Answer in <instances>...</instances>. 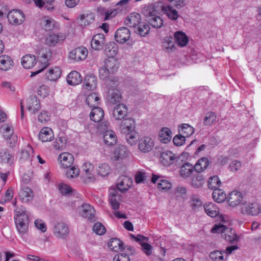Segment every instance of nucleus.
<instances>
[{
  "label": "nucleus",
  "mask_w": 261,
  "mask_h": 261,
  "mask_svg": "<svg viewBox=\"0 0 261 261\" xmlns=\"http://www.w3.org/2000/svg\"><path fill=\"white\" fill-rule=\"evenodd\" d=\"M14 213V220L16 229L19 234L22 237L28 231L29 215L24 208H17Z\"/></svg>",
  "instance_id": "obj_1"
},
{
  "label": "nucleus",
  "mask_w": 261,
  "mask_h": 261,
  "mask_svg": "<svg viewBox=\"0 0 261 261\" xmlns=\"http://www.w3.org/2000/svg\"><path fill=\"white\" fill-rule=\"evenodd\" d=\"M144 13L146 16L147 21L153 28H160L163 24V20L159 16L156 15V11L154 7L150 6L144 10Z\"/></svg>",
  "instance_id": "obj_2"
},
{
  "label": "nucleus",
  "mask_w": 261,
  "mask_h": 261,
  "mask_svg": "<svg viewBox=\"0 0 261 261\" xmlns=\"http://www.w3.org/2000/svg\"><path fill=\"white\" fill-rule=\"evenodd\" d=\"M94 166L90 162H85L82 167V178L84 182H89L95 180Z\"/></svg>",
  "instance_id": "obj_3"
},
{
  "label": "nucleus",
  "mask_w": 261,
  "mask_h": 261,
  "mask_svg": "<svg viewBox=\"0 0 261 261\" xmlns=\"http://www.w3.org/2000/svg\"><path fill=\"white\" fill-rule=\"evenodd\" d=\"M241 212L248 215L257 216L261 213V205L256 202L248 203L242 206Z\"/></svg>",
  "instance_id": "obj_4"
},
{
  "label": "nucleus",
  "mask_w": 261,
  "mask_h": 261,
  "mask_svg": "<svg viewBox=\"0 0 261 261\" xmlns=\"http://www.w3.org/2000/svg\"><path fill=\"white\" fill-rule=\"evenodd\" d=\"M153 147L154 141L149 137H143L138 141V149L143 153H147L151 151Z\"/></svg>",
  "instance_id": "obj_5"
},
{
  "label": "nucleus",
  "mask_w": 261,
  "mask_h": 261,
  "mask_svg": "<svg viewBox=\"0 0 261 261\" xmlns=\"http://www.w3.org/2000/svg\"><path fill=\"white\" fill-rule=\"evenodd\" d=\"M1 130L3 133L5 139L9 142L10 146H14L17 141V137L13 134L12 126L8 124H4L2 126Z\"/></svg>",
  "instance_id": "obj_6"
},
{
  "label": "nucleus",
  "mask_w": 261,
  "mask_h": 261,
  "mask_svg": "<svg viewBox=\"0 0 261 261\" xmlns=\"http://www.w3.org/2000/svg\"><path fill=\"white\" fill-rule=\"evenodd\" d=\"M109 202L113 210H118L120 205V201L121 200V195L114 187H111L109 190Z\"/></svg>",
  "instance_id": "obj_7"
},
{
  "label": "nucleus",
  "mask_w": 261,
  "mask_h": 261,
  "mask_svg": "<svg viewBox=\"0 0 261 261\" xmlns=\"http://www.w3.org/2000/svg\"><path fill=\"white\" fill-rule=\"evenodd\" d=\"M112 84L114 85V86H112L113 88H109L108 89V99L110 102L115 103L120 101L121 96L120 92L115 88L117 86L116 83L113 82V80L107 81L108 86H110Z\"/></svg>",
  "instance_id": "obj_8"
},
{
  "label": "nucleus",
  "mask_w": 261,
  "mask_h": 261,
  "mask_svg": "<svg viewBox=\"0 0 261 261\" xmlns=\"http://www.w3.org/2000/svg\"><path fill=\"white\" fill-rule=\"evenodd\" d=\"M227 199L228 205L232 207H234L240 204H244L242 194L241 192L237 191H233L230 192Z\"/></svg>",
  "instance_id": "obj_9"
},
{
  "label": "nucleus",
  "mask_w": 261,
  "mask_h": 261,
  "mask_svg": "<svg viewBox=\"0 0 261 261\" xmlns=\"http://www.w3.org/2000/svg\"><path fill=\"white\" fill-rule=\"evenodd\" d=\"M88 54V50L84 47H77L69 53V58L75 62L85 60Z\"/></svg>",
  "instance_id": "obj_10"
},
{
  "label": "nucleus",
  "mask_w": 261,
  "mask_h": 261,
  "mask_svg": "<svg viewBox=\"0 0 261 261\" xmlns=\"http://www.w3.org/2000/svg\"><path fill=\"white\" fill-rule=\"evenodd\" d=\"M7 17L10 23L20 24L23 22L25 17L22 11L13 10L9 12Z\"/></svg>",
  "instance_id": "obj_11"
},
{
  "label": "nucleus",
  "mask_w": 261,
  "mask_h": 261,
  "mask_svg": "<svg viewBox=\"0 0 261 261\" xmlns=\"http://www.w3.org/2000/svg\"><path fill=\"white\" fill-rule=\"evenodd\" d=\"M132 179L127 176L122 175L117 179V188L119 192H125L132 186Z\"/></svg>",
  "instance_id": "obj_12"
},
{
  "label": "nucleus",
  "mask_w": 261,
  "mask_h": 261,
  "mask_svg": "<svg viewBox=\"0 0 261 261\" xmlns=\"http://www.w3.org/2000/svg\"><path fill=\"white\" fill-rule=\"evenodd\" d=\"M53 232L58 238H64L69 233L67 225L63 222H57L54 227Z\"/></svg>",
  "instance_id": "obj_13"
},
{
  "label": "nucleus",
  "mask_w": 261,
  "mask_h": 261,
  "mask_svg": "<svg viewBox=\"0 0 261 261\" xmlns=\"http://www.w3.org/2000/svg\"><path fill=\"white\" fill-rule=\"evenodd\" d=\"M128 114V109L124 104H118L113 111V116L115 119L122 120L125 118Z\"/></svg>",
  "instance_id": "obj_14"
},
{
  "label": "nucleus",
  "mask_w": 261,
  "mask_h": 261,
  "mask_svg": "<svg viewBox=\"0 0 261 261\" xmlns=\"http://www.w3.org/2000/svg\"><path fill=\"white\" fill-rule=\"evenodd\" d=\"M130 31L126 27H121L118 29L115 34V40L119 43H124L129 38Z\"/></svg>",
  "instance_id": "obj_15"
},
{
  "label": "nucleus",
  "mask_w": 261,
  "mask_h": 261,
  "mask_svg": "<svg viewBox=\"0 0 261 261\" xmlns=\"http://www.w3.org/2000/svg\"><path fill=\"white\" fill-rule=\"evenodd\" d=\"M128 154L129 151L127 148L124 145H120L115 149L111 159L113 162L119 161L127 156Z\"/></svg>",
  "instance_id": "obj_16"
},
{
  "label": "nucleus",
  "mask_w": 261,
  "mask_h": 261,
  "mask_svg": "<svg viewBox=\"0 0 261 261\" xmlns=\"http://www.w3.org/2000/svg\"><path fill=\"white\" fill-rule=\"evenodd\" d=\"M129 0H121L115 5V8L113 11H108L106 12L105 19H108L110 17L115 16L117 13L124 9H126Z\"/></svg>",
  "instance_id": "obj_17"
},
{
  "label": "nucleus",
  "mask_w": 261,
  "mask_h": 261,
  "mask_svg": "<svg viewBox=\"0 0 261 261\" xmlns=\"http://www.w3.org/2000/svg\"><path fill=\"white\" fill-rule=\"evenodd\" d=\"M121 132L122 134H128L135 130V122L132 118H125L120 124Z\"/></svg>",
  "instance_id": "obj_18"
},
{
  "label": "nucleus",
  "mask_w": 261,
  "mask_h": 261,
  "mask_svg": "<svg viewBox=\"0 0 261 261\" xmlns=\"http://www.w3.org/2000/svg\"><path fill=\"white\" fill-rule=\"evenodd\" d=\"M176 159V156L172 152L167 150L161 153L160 162L165 166H170L172 164Z\"/></svg>",
  "instance_id": "obj_19"
},
{
  "label": "nucleus",
  "mask_w": 261,
  "mask_h": 261,
  "mask_svg": "<svg viewBox=\"0 0 261 261\" xmlns=\"http://www.w3.org/2000/svg\"><path fill=\"white\" fill-rule=\"evenodd\" d=\"M61 166L63 168H68L73 164L74 158L73 155L68 152H63L59 156Z\"/></svg>",
  "instance_id": "obj_20"
},
{
  "label": "nucleus",
  "mask_w": 261,
  "mask_h": 261,
  "mask_svg": "<svg viewBox=\"0 0 261 261\" xmlns=\"http://www.w3.org/2000/svg\"><path fill=\"white\" fill-rule=\"evenodd\" d=\"M65 39V36L62 33L50 34L46 37L45 43L49 46H54Z\"/></svg>",
  "instance_id": "obj_21"
},
{
  "label": "nucleus",
  "mask_w": 261,
  "mask_h": 261,
  "mask_svg": "<svg viewBox=\"0 0 261 261\" xmlns=\"http://www.w3.org/2000/svg\"><path fill=\"white\" fill-rule=\"evenodd\" d=\"M82 215L83 217L88 219L90 221H94L95 210L94 208L89 204H84L81 206Z\"/></svg>",
  "instance_id": "obj_22"
},
{
  "label": "nucleus",
  "mask_w": 261,
  "mask_h": 261,
  "mask_svg": "<svg viewBox=\"0 0 261 261\" xmlns=\"http://www.w3.org/2000/svg\"><path fill=\"white\" fill-rule=\"evenodd\" d=\"M27 108L33 113H35L39 110L40 102L35 96H31L27 99Z\"/></svg>",
  "instance_id": "obj_23"
},
{
  "label": "nucleus",
  "mask_w": 261,
  "mask_h": 261,
  "mask_svg": "<svg viewBox=\"0 0 261 261\" xmlns=\"http://www.w3.org/2000/svg\"><path fill=\"white\" fill-rule=\"evenodd\" d=\"M14 65L13 59L9 56L4 55L0 56V69L8 71L11 69Z\"/></svg>",
  "instance_id": "obj_24"
},
{
  "label": "nucleus",
  "mask_w": 261,
  "mask_h": 261,
  "mask_svg": "<svg viewBox=\"0 0 261 261\" xmlns=\"http://www.w3.org/2000/svg\"><path fill=\"white\" fill-rule=\"evenodd\" d=\"M34 194L32 190L28 187L22 188L19 193V197L22 202L29 203L33 199Z\"/></svg>",
  "instance_id": "obj_25"
},
{
  "label": "nucleus",
  "mask_w": 261,
  "mask_h": 261,
  "mask_svg": "<svg viewBox=\"0 0 261 261\" xmlns=\"http://www.w3.org/2000/svg\"><path fill=\"white\" fill-rule=\"evenodd\" d=\"M106 39L102 34H98L93 37L91 45L92 48L95 50H100L102 48Z\"/></svg>",
  "instance_id": "obj_26"
},
{
  "label": "nucleus",
  "mask_w": 261,
  "mask_h": 261,
  "mask_svg": "<svg viewBox=\"0 0 261 261\" xmlns=\"http://www.w3.org/2000/svg\"><path fill=\"white\" fill-rule=\"evenodd\" d=\"M41 62L43 64V67L40 70L32 72L31 76L35 75L41 72L44 69L46 68L49 65L48 62L49 59L51 57V53L49 50H42L40 54Z\"/></svg>",
  "instance_id": "obj_27"
},
{
  "label": "nucleus",
  "mask_w": 261,
  "mask_h": 261,
  "mask_svg": "<svg viewBox=\"0 0 261 261\" xmlns=\"http://www.w3.org/2000/svg\"><path fill=\"white\" fill-rule=\"evenodd\" d=\"M158 179H159V182L158 183V188L159 189L161 190H168L171 188L172 186L171 184L168 180L161 179L159 176L154 174L152 175L151 178L152 182L155 184Z\"/></svg>",
  "instance_id": "obj_28"
},
{
  "label": "nucleus",
  "mask_w": 261,
  "mask_h": 261,
  "mask_svg": "<svg viewBox=\"0 0 261 261\" xmlns=\"http://www.w3.org/2000/svg\"><path fill=\"white\" fill-rule=\"evenodd\" d=\"M54 138L53 131L48 127L42 128L39 134V139L43 142L50 141Z\"/></svg>",
  "instance_id": "obj_29"
},
{
  "label": "nucleus",
  "mask_w": 261,
  "mask_h": 261,
  "mask_svg": "<svg viewBox=\"0 0 261 261\" xmlns=\"http://www.w3.org/2000/svg\"><path fill=\"white\" fill-rule=\"evenodd\" d=\"M141 20V16L138 13L130 14L124 21V23L129 27H136L140 24Z\"/></svg>",
  "instance_id": "obj_30"
},
{
  "label": "nucleus",
  "mask_w": 261,
  "mask_h": 261,
  "mask_svg": "<svg viewBox=\"0 0 261 261\" xmlns=\"http://www.w3.org/2000/svg\"><path fill=\"white\" fill-rule=\"evenodd\" d=\"M222 237L226 241L232 243L237 242L238 240V237L235 230L229 227H227L225 230L222 232Z\"/></svg>",
  "instance_id": "obj_31"
},
{
  "label": "nucleus",
  "mask_w": 261,
  "mask_h": 261,
  "mask_svg": "<svg viewBox=\"0 0 261 261\" xmlns=\"http://www.w3.org/2000/svg\"><path fill=\"white\" fill-rule=\"evenodd\" d=\"M43 24L46 31L58 29L59 25L54 19L49 16H44L42 18Z\"/></svg>",
  "instance_id": "obj_32"
},
{
  "label": "nucleus",
  "mask_w": 261,
  "mask_h": 261,
  "mask_svg": "<svg viewBox=\"0 0 261 261\" xmlns=\"http://www.w3.org/2000/svg\"><path fill=\"white\" fill-rule=\"evenodd\" d=\"M172 133L170 128L168 127H163L159 132V139L163 143H168L172 138Z\"/></svg>",
  "instance_id": "obj_33"
},
{
  "label": "nucleus",
  "mask_w": 261,
  "mask_h": 261,
  "mask_svg": "<svg viewBox=\"0 0 261 261\" xmlns=\"http://www.w3.org/2000/svg\"><path fill=\"white\" fill-rule=\"evenodd\" d=\"M90 116L91 120L100 122L104 117V112L101 108L95 107L92 109Z\"/></svg>",
  "instance_id": "obj_34"
},
{
  "label": "nucleus",
  "mask_w": 261,
  "mask_h": 261,
  "mask_svg": "<svg viewBox=\"0 0 261 261\" xmlns=\"http://www.w3.org/2000/svg\"><path fill=\"white\" fill-rule=\"evenodd\" d=\"M194 167L189 163L184 164L180 168L179 174L182 178H187L191 176L193 174Z\"/></svg>",
  "instance_id": "obj_35"
},
{
  "label": "nucleus",
  "mask_w": 261,
  "mask_h": 261,
  "mask_svg": "<svg viewBox=\"0 0 261 261\" xmlns=\"http://www.w3.org/2000/svg\"><path fill=\"white\" fill-rule=\"evenodd\" d=\"M205 213L211 217H215L219 213V208L216 204L213 202L205 204L204 205Z\"/></svg>",
  "instance_id": "obj_36"
},
{
  "label": "nucleus",
  "mask_w": 261,
  "mask_h": 261,
  "mask_svg": "<svg viewBox=\"0 0 261 261\" xmlns=\"http://www.w3.org/2000/svg\"><path fill=\"white\" fill-rule=\"evenodd\" d=\"M103 141L107 146H113L116 143L117 137L114 132L106 131L103 135Z\"/></svg>",
  "instance_id": "obj_37"
},
{
  "label": "nucleus",
  "mask_w": 261,
  "mask_h": 261,
  "mask_svg": "<svg viewBox=\"0 0 261 261\" xmlns=\"http://www.w3.org/2000/svg\"><path fill=\"white\" fill-rule=\"evenodd\" d=\"M36 63V59L34 55H27L21 59V64L24 68L30 69L34 66Z\"/></svg>",
  "instance_id": "obj_38"
},
{
  "label": "nucleus",
  "mask_w": 261,
  "mask_h": 261,
  "mask_svg": "<svg viewBox=\"0 0 261 261\" xmlns=\"http://www.w3.org/2000/svg\"><path fill=\"white\" fill-rule=\"evenodd\" d=\"M67 83L71 85H76L82 81L81 74L76 71H71L67 77Z\"/></svg>",
  "instance_id": "obj_39"
},
{
  "label": "nucleus",
  "mask_w": 261,
  "mask_h": 261,
  "mask_svg": "<svg viewBox=\"0 0 261 261\" xmlns=\"http://www.w3.org/2000/svg\"><path fill=\"white\" fill-rule=\"evenodd\" d=\"M97 86V79L94 75H87L84 81V86L88 90L95 89Z\"/></svg>",
  "instance_id": "obj_40"
},
{
  "label": "nucleus",
  "mask_w": 261,
  "mask_h": 261,
  "mask_svg": "<svg viewBox=\"0 0 261 261\" xmlns=\"http://www.w3.org/2000/svg\"><path fill=\"white\" fill-rule=\"evenodd\" d=\"M176 43L180 46H186L189 41L188 37L185 33L180 31H177L174 35Z\"/></svg>",
  "instance_id": "obj_41"
},
{
  "label": "nucleus",
  "mask_w": 261,
  "mask_h": 261,
  "mask_svg": "<svg viewBox=\"0 0 261 261\" xmlns=\"http://www.w3.org/2000/svg\"><path fill=\"white\" fill-rule=\"evenodd\" d=\"M172 6H163L162 10L166 14L168 17L172 20H176L179 15L176 10L173 8Z\"/></svg>",
  "instance_id": "obj_42"
},
{
  "label": "nucleus",
  "mask_w": 261,
  "mask_h": 261,
  "mask_svg": "<svg viewBox=\"0 0 261 261\" xmlns=\"http://www.w3.org/2000/svg\"><path fill=\"white\" fill-rule=\"evenodd\" d=\"M94 20V15L93 13H85L81 15L78 23L82 27H86L92 23Z\"/></svg>",
  "instance_id": "obj_43"
},
{
  "label": "nucleus",
  "mask_w": 261,
  "mask_h": 261,
  "mask_svg": "<svg viewBox=\"0 0 261 261\" xmlns=\"http://www.w3.org/2000/svg\"><path fill=\"white\" fill-rule=\"evenodd\" d=\"M104 65L106 66L111 73H114L119 68L118 61L114 58H109L106 59Z\"/></svg>",
  "instance_id": "obj_44"
},
{
  "label": "nucleus",
  "mask_w": 261,
  "mask_h": 261,
  "mask_svg": "<svg viewBox=\"0 0 261 261\" xmlns=\"http://www.w3.org/2000/svg\"><path fill=\"white\" fill-rule=\"evenodd\" d=\"M118 51V45L114 42L108 43L105 49V54L109 58H114Z\"/></svg>",
  "instance_id": "obj_45"
},
{
  "label": "nucleus",
  "mask_w": 261,
  "mask_h": 261,
  "mask_svg": "<svg viewBox=\"0 0 261 261\" xmlns=\"http://www.w3.org/2000/svg\"><path fill=\"white\" fill-rule=\"evenodd\" d=\"M213 198L218 203L224 202L227 197L224 191L220 189H215L212 194Z\"/></svg>",
  "instance_id": "obj_46"
},
{
  "label": "nucleus",
  "mask_w": 261,
  "mask_h": 261,
  "mask_svg": "<svg viewBox=\"0 0 261 261\" xmlns=\"http://www.w3.org/2000/svg\"><path fill=\"white\" fill-rule=\"evenodd\" d=\"M209 165V161L206 158H202L198 160L194 166V170L200 173L205 170Z\"/></svg>",
  "instance_id": "obj_47"
},
{
  "label": "nucleus",
  "mask_w": 261,
  "mask_h": 261,
  "mask_svg": "<svg viewBox=\"0 0 261 261\" xmlns=\"http://www.w3.org/2000/svg\"><path fill=\"white\" fill-rule=\"evenodd\" d=\"M123 242L117 238L112 239L108 243L109 247L113 251L117 252L123 249Z\"/></svg>",
  "instance_id": "obj_48"
},
{
  "label": "nucleus",
  "mask_w": 261,
  "mask_h": 261,
  "mask_svg": "<svg viewBox=\"0 0 261 261\" xmlns=\"http://www.w3.org/2000/svg\"><path fill=\"white\" fill-rule=\"evenodd\" d=\"M179 132L185 137H189L194 133V129L189 124L184 123L179 126Z\"/></svg>",
  "instance_id": "obj_49"
},
{
  "label": "nucleus",
  "mask_w": 261,
  "mask_h": 261,
  "mask_svg": "<svg viewBox=\"0 0 261 261\" xmlns=\"http://www.w3.org/2000/svg\"><path fill=\"white\" fill-rule=\"evenodd\" d=\"M99 97L96 93H92L88 95L86 101L90 107H97L99 104Z\"/></svg>",
  "instance_id": "obj_50"
},
{
  "label": "nucleus",
  "mask_w": 261,
  "mask_h": 261,
  "mask_svg": "<svg viewBox=\"0 0 261 261\" xmlns=\"http://www.w3.org/2000/svg\"><path fill=\"white\" fill-rule=\"evenodd\" d=\"M61 74L60 69L58 67H55L49 70L46 73V76L49 80L56 81L60 77Z\"/></svg>",
  "instance_id": "obj_51"
},
{
  "label": "nucleus",
  "mask_w": 261,
  "mask_h": 261,
  "mask_svg": "<svg viewBox=\"0 0 261 261\" xmlns=\"http://www.w3.org/2000/svg\"><path fill=\"white\" fill-rule=\"evenodd\" d=\"M12 161L13 157L7 149L0 147V163H9Z\"/></svg>",
  "instance_id": "obj_52"
},
{
  "label": "nucleus",
  "mask_w": 261,
  "mask_h": 261,
  "mask_svg": "<svg viewBox=\"0 0 261 261\" xmlns=\"http://www.w3.org/2000/svg\"><path fill=\"white\" fill-rule=\"evenodd\" d=\"M163 47L164 49L168 52L173 50L175 49L174 42L171 37H167L165 38L163 42Z\"/></svg>",
  "instance_id": "obj_53"
},
{
  "label": "nucleus",
  "mask_w": 261,
  "mask_h": 261,
  "mask_svg": "<svg viewBox=\"0 0 261 261\" xmlns=\"http://www.w3.org/2000/svg\"><path fill=\"white\" fill-rule=\"evenodd\" d=\"M221 184V180L217 176L210 177L207 181V186L210 189H218Z\"/></svg>",
  "instance_id": "obj_54"
},
{
  "label": "nucleus",
  "mask_w": 261,
  "mask_h": 261,
  "mask_svg": "<svg viewBox=\"0 0 261 261\" xmlns=\"http://www.w3.org/2000/svg\"><path fill=\"white\" fill-rule=\"evenodd\" d=\"M66 142V139L60 136L54 142V147L57 150H63L65 147Z\"/></svg>",
  "instance_id": "obj_55"
},
{
  "label": "nucleus",
  "mask_w": 261,
  "mask_h": 261,
  "mask_svg": "<svg viewBox=\"0 0 261 261\" xmlns=\"http://www.w3.org/2000/svg\"><path fill=\"white\" fill-rule=\"evenodd\" d=\"M203 180V176L197 172L193 175L191 179V185L194 188H198L202 186Z\"/></svg>",
  "instance_id": "obj_56"
},
{
  "label": "nucleus",
  "mask_w": 261,
  "mask_h": 261,
  "mask_svg": "<svg viewBox=\"0 0 261 261\" xmlns=\"http://www.w3.org/2000/svg\"><path fill=\"white\" fill-rule=\"evenodd\" d=\"M223 254H225L224 252L215 250L210 253V257L214 261H224L226 257L225 258Z\"/></svg>",
  "instance_id": "obj_57"
},
{
  "label": "nucleus",
  "mask_w": 261,
  "mask_h": 261,
  "mask_svg": "<svg viewBox=\"0 0 261 261\" xmlns=\"http://www.w3.org/2000/svg\"><path fill=\"white\" fill-rule=\"evenodd\" d=\"M33 153L32 147L30 145H28L25 148L21 150L20 159L24 161L28 160L30 158Z\"/></svg>",
  "instance_id": "obj_58"
},
{
  "label": "nucleus",
  "mask_w": 261,
  "mask_h": 261,
  "mask_svg": "<svg viewBox=\"0 0 261 261\" xmlns=\"http://www.w3.org/2000/svg\"><path fill=\"white\" fill-rule=\"evenodd\" d=\"M110 170V167L106 163H102L100 164L97 169V173L99 175L102 176L107 175Z\"/></svg>",
  "instance_id": "obj_59"
},
{
  "label": "nucleus",
  "mask_w": 261,
  "mask_h": 261,
  "mask_svg": "<svg viewBox=\"0 0 261 261\" xmlns=\"http://www.w3.org/2000/svg\"><path fill=\"white\" fill-rule=\"evenodd\" d=\"M202 202L199 197L196 195H192L191 197V206L192 208L196 210L202 206Z\"/></svg>",
  "instance_id": "obj_60"
},
{
  "label": "nucleus",
  "mask_w": 261,
  "mask_h": 261,
  "mask_svg": "<svg viewBox=\"0 0 261 261\" xmlns=\"http://www.w3.org/2000/svg\"><path fill=\"white\" fill-rule=\"evenodd\" d=\"M126 135V139L128 143L131 145H135L137 141V134L134 130L128 133L125 134Z\"/></svg>",
  "instance_id": "obj_61"
},
{
  "label": "nucleus",
  "mask_w": 261,
  "mask_h": 261,
  "mask_svg": "<svg viewBox=\"0 0 261 261\" xmlns=\"http://www.w3.org/2000/svg\"><path fill=\"white\" fill-rule=\"evenodd\" d=\"M79 169L73 166L67 170L66 175L68 178H74L79 176Z\"/></svg>",
  "instance_id": "obj_62"
},
{
  "label": "nucleus",
  "mask_w": 261,
  "mask_h": 261,
  "mask_svg": "<svg viewBox=\"0 0 261 261\" xmlns=\"http://www.w3.org/2000/svg\"><path fill=\"white\" fill-rule=\"evenodd\" d=\"M150 27L148 24H140L136 31V33L141 36H145L149 31Z\"/></svg>",
  "instance_id": "obj_63"
},
{
  "label": "nucleus",
  "mask_w": 261,
  "mask_h": 261,
  "mask_svg": "<svg viewBox=\"0 0 261 261\" xmlns=\"http://www.w3.org/2000/svg\"><path fill=\"white\" fill-rule=\"evenodd\" d=\"M216 116L214 112H209L206 114L204 118L203 123L205 125L212 124L215 120Z\"/></svg>",
  "instance_id": "obj_64"
}]
</instances>
